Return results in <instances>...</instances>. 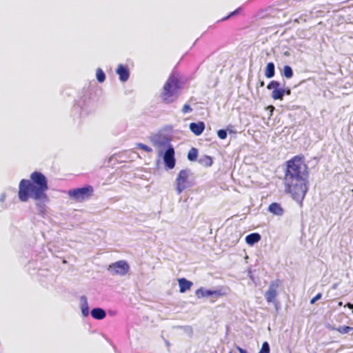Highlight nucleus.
<instances>
[{"label":"nucleus","mask_w":353,"mask_h":353,"mask_svg":"<svg viewBox=\"0 0 353 353\" xmlns=\"http://www.w3.org/2000/svg\"><path fill=\"white\" fill-rule=\"evenodd\" d=\"M281 281L279 280L272 281L270 283V288L265 294V299L268 303H272L275 300L277 295L276 290L279 287Z\"/></svg>","instance_id":"8"},{"label":"nucleus","mask_w":353,"mask_h":353,"mask_svg":"<svg viewBox=\"0 0 353 353\" xmlns=\"http://www.w3.org/2000/svg\"><path fill=\"white\" fill-rule=\"evenodd\" d=\"M94 194V188L88 185L80 188H74L68 190L69 197L76 202H83L90 199Z\"/></svg>","instance_id":"4"},{"label":"nucleus","mask_w":353,"mask_h":353,"mask_svg":"<svg viewBox=\"0 0 353 353\" xmlns=\"http://www.w3.org/2000/svg\"><path fill=\"white\" fill-rule=\"evenodd\" d=\"M268 211L276 216H282L284 213V210L279 203H271L268 208Z\"/></svg>","instance_id":"13"},{"label":"nucleus","mask_w":353,"mask_h":353,"mask_svg":"<svg viewBox=\"0 0 353 353\" xmlns=\"http://www.w3.org/2000/svg\"><path fill=\"white\" fill-rule=\"evenodd\" d=\"M163 161L165 165L169 169H172L175 166L174 150L172 146H170L165 151L163 156Z\"/></svg>","instance_id":"9"},{"label":"nucleus","mask_w":353,"mask_h":353,"mask_svg":"<svg viewBox=\"0 0 353 353\" xmlns=\"http://www.w3.org/2000/svg\"><path fill=\"white\" fill-rule=\"evenodd\" d=\"M226 294V292L223 291L222 289L217 290H203L202 288L198 289L196 291V295L200 298V297H207L212 295H216L218 296H225Z\"/></svg>","instance_id":"10"},{"label":"nucleus","mask_w":353,"mask_h":353,"mask_svg":"<svg viewBox=\"0 0 353 353\" xmlns=\"http://www.w3.org/2000/svg\"><path fill=\"white\" fill-rule=\"evenodd\" d=\"M217 135L221 139H225L227 137V132L225 130H219L217 132Z\"/></svg>","instance_id":"26"},{"label":"nucleus","mask_w":353,"mask_h":353,"mask_svg":"<svg viewBox=\"0 0 353 353\" xmlns=\"http://www.w3.org/2000/svg\"><path fill=\"white\" fill-rule=\"evenodd\" d=\"M81 312L83 316H87L89 314V307L85 299H84V302L81 305Z\"/></svg>","instance_id":"23"},{"label":"nucleus","mask_w":353,"mask_h":353,"mask_svg":"<svg viewBox=\"0 0 353 353\" xmlns=\"http://www.w3.org/2000/svg\"><path fill=\"white\" fill-rule=\"evenodd\" d=\"M259 84H260V87H263L264 86V81H261Z\"/></svg>","instance_id":"33"},{"label":"nucleus","mask_w":353,"mask_h":353,"mask_svg":"<svg viewBox=\"0 0 353 353\" xmlns=\"http://www.w3.org/2000/svg\"><path fill=\"white\" fill-rule=\"evenodd\" d=\"M237 12H238V10H234V12H231V13H230V14H228V16H226V17H223V18L221 19V21H225V20H226V19H229L231 16L234 15L236 13H237Z\"/></svg>","instance_id":"29"},{"label":"nucleus","mask_w":353,"mask_h":353,"mask_svg":"<svg viewBox=\"0 0 353 353\" xmlns=\"http://www.w3.org/2000/svg\"><path fill=\"white\" fill-rule=\"evenodd\" d=\"M236 348L239 350V353H247V352L245 350L242 349L239 346H237Z\"/></svg>","instance_id":"30"},{"label":"nucleus","mask_w":353,"mask_h":353,"mask_svg":"<svg viewBox=\"0 0 353 353\" xmlns=\"http://www.w3.org/2000/svg\"><path fill=\"white\" fill-rule=\"evenodd\" d=\"M268 110H270V111L271 112H272L274 111V107L273 105H269V106L268 107Z\"/></svg>","instance_id":"31"},{"label":"nucleus","mask_w":353,"mask_h":353,"mask_svg":"<svg viewBox=\"0 0 353 353\" xmlns=\"http://www.w3.org/2000/svg\"><path fill=\"white\" fill-rule=\"evenodd\" d=\"M268 90L273 89L272 97L274 100H282L285 92V89L280 88V83L276 81H272L268 85Z\"/></svg>","instance_id":"7"},{"label":"nucleus","mask_w":353,"mask_h":353,"mask_svg":"<svg viewBox=\"0 0 353 353\" xmlns=\"http://www.w3.org/2000/svg\"><path fill=\"white\" fill-rule=\"evenodd\" d=\"M199 163L205 167H210L213 163V161L211 157L205 155L199 159Z\"/></svg>","instance_id":"18"},{"label":"nucleus","mask_w":353,"mask_h":353,"mask_svg":"<svg viewBox=\"0 0 353 353\" xmlns=\"http://www.w3.org/2000/svg\"><path fill=\"white\" fill-rule=\"evenodd\" d=\"M108 270L114 275L124 276L128 273L130 266L125 261L121 260L110 264Z\"/></svg>","instance_id":"6"},{"label":"nucleus","mask_w":353,"mask_h":353,"mask_svg":"<svg viewBox=\"0 0 353 353\" xmlns=\"http://www.w3.org/2000/svg\"><path fill=\"white\" fill-rule=\"evenodd\" d=\"M198 156V150L195 148H192L188 154V159L191 161L196 160Z\"/></svg>","instance_id":"19"},{"label":"nucleus","mask_w":353,"mask_h":353,"mask_svg":"<svg viewBox=\"0 0 353 353\" xmlns=\"http://www.w3.org/2000/svg\"><path fill=\"white\" fill-rule=\"evenodd\" d=\"M116 72L119 76V79L123 82L126 81L129 79V70L122 64L119 65Z\"/></svg>","instance_id":"11"},{"label":"nucleus","mask_w":353,"mask_h":353,"mask_svg":"<svg viewBox=\"0 0 353 353\" xmlns=\"http://www.w3.org/2000/svg\"><path fill=\"white\" fill-rule=\"evenodd\" d=\"M275 74V66L274 63L270 62L267 64L265 70V75L267 78L270 79Z\"/></svg>","instance_id":"17"},{"label":"nucleus","mask_w":353,"mask_h":353,"mask_svg":"<svg viewBox=\"0 0 353 353\" xmlns=\"http://www.w3.org/2000/svg\"><path fill=\"white\" fill-rule=\"evenodd\" d=\"M259 353H270V346L267 341L263 343L262 347Z\"/></svg>","instance_id":"24"},{"label":"nucleus","mask_w":353,"mask_h":353,"mask_svg":"<svg viewBox=\"0 0 353 353\" xmlns=\"http://www.w3.org/2000/svg\"><path fill=\"white\" fill-rule=\"evenodd\" d=\"M261 235L259 233H252L246 236L245 241L249 245H254L261 240Z\"/></svg>","instance_id":"16"},{"label":"nucleus","mask_w":353,"mask_h":353,"mask_svg":"<svg viewBox=\"0 0 353 353\" xmlns=\"http://www.w3.org/2000/svg\"><path fill=\"white\" fill-rule=\"evenodd\" d=\"M48 190V180L40 172L34 171L30 180L22 179L19 185L18 196L21 201L26 202L29 198L35 200L48 199L46 191Z\"/></svg>","instance_id":"2"},{"label":"nucleus","mask_w":353,"mask_h":353,"mask_svg":"<svg viewBox=\"0 0 353 353\" xmlns=\"http://www.w3.org/2000/svg\"><path fill=\"white\" fill-rule=\"evenodd\" d=\"M91 315L95 319L101 320L105 317L106 313L104 310L97 307L92 310Z\"/></svg>","instance_id":"15"},{"label":"nucleus","mask_w":353,"mask_h":353,"mask_svg":"<svg viewBox=\"0 0 353 353\" xmlns=\"http://www.w3.org/2000/svg\"><path fill=\"white\" fill-rule=\"evenodd\" d=\"M229 353H232V351H230Z\"/></svg>","instance_id":"34"},{"label":"nucleus","mask_w":353,"mask_h":353,"mask_svg":"<svg viewBox=\"0 0 353 353\" xmlns=\"http://www.w3.org/2000/svg\"><path fill=\"white\" fill-rule=\"evenodd\" d=\"M284 173L285 192L302 205L309 186V168L302 155H296L287 161Z\"/></svg>","instance_id":"1"},{"label":"nucleus","mask_w":353,"mask_h":353,"mask_svg":"<svg viewBox=\"0 0 353 353\" xmlns=\"http://www.w3.org/2000/svg\"><path fill=\"white\" fill-rule=\"evenodd\" d=\"M137 147L147 152H151L152 151V149L150 147L141 143H137Z\"/></svg>","instance_id":"25"},{"label":"nucleus","mask_w":353,"mask_h":353,"mask_svg":"<svg viewBox=\"0 0 353 353\" xmlns=\"http://www.w3.org/2000/svg\"><path fill=\"white\" fill-rule=\"evenodd\" d=\"M322 297L321 293H318L314 297L310 300V304H314L316 301L319 300Z\"/></svg>","instance_id":"28"},{"label":"nucleus","mask_w":353,"mask_h":353,"mask_svg":"<svg viewBox=\"0 0 353 353\" xmlns=\"http://www.w3.org/2000/svg\"><path fill=\"white\" fill-rule=\"evenodd\" d=\"M333 330H336L340 334H347L349 333L350 331L353 330V327L350 326H340L337 328H333Z\"/></svg>","instance_id":"20"},{"label":"nucleus","mask_w":353,"mask_h":353,"mask_svg":"<svg viewBox=\"0 0 353 353\" xmlns=\"http://www.w3.org/2000/svg\"><path fill=\"white\" fill-rule=\"evenodd\" d=\"M283 75L287 79H290L293 76V71L290 66L289 65H285L283 67Z\"/></svg>","instance_id":"21"},{"label":"nucleus","mask_w":353,"mask_h":353,"mask_svg":"<svg viewBox=\"0 0 353 353\" xmlns=\"http://www.w3.org/2000/svg\"><path fill=\"white\" fill-rule=\"evenodd\" d=\"M192 111V108L188 104H185L182 108V112L183 114H186Z\"/></svg>","instance_id":"27"},{"label":"nucleus","mask_w":353,"mask_h":353,"mask_svg":"<svg viewBox=\"0 0 353 353\" xmlns=\"http://www.w3.org/2000/svg\"><path fill=\"white\" fill-rule=\"evenodd\" d=\"M285 94H286L287 95H290L291 94L290 90V89H286L285 92Z\"/></svg>","instance_id":"32"},{"label":"nucleus","mask_w":353,"mask_h":353,"mask_svg":"<svg viewBox=\"0 0 353 353\" xmlns=\"http://www.w3.org/2000/svg\"><path fill=\"white\" fill-rule=\"evenodd\" d=\"M97 79L99 82L102 83L105 79V74L104 72L101 68H98L96 72Z\"/></svg>","instance_id":"22"},{"label":"nucleus","mask_w":353,"mask_h":353,"mask_svg":"<svg viewBox=\"0 0 353 353\" xmlns=\"http://www.w3.org/2000/svg\"><path fill=\"white\" fill-rule=\"evenodd\" d=\"M178 283L179 285V292L181 293H184L187 290H190L193 283L192 281L187 280L185 278H181L178 279Z\"/></svg>","instance_id":"14"},{"label":"nucleus","mask_w":353,"mask_h":353,"mask_svg":"<svg viewBox=\"0 0 353 353\" xmlns=\"http://www.w3.org/2000/svg\"><path fill=\"white\" fill-rule=\"evenodd\" d=\"M190 129L195 135L199 136L203 132L205 129V124L202 121L191 123L190 124Z\"/></svg>","instance_id":"12"},{"label":"nucleus","mask_w":353,"mask_h":353,"mask_svg":"<svg viewBox=\"0 0 353 353\" xmlns=\"http://www.w3.org/2000/svg\"><path fill=\"white\" fill-rule=\"evenodd\" d=\"M181 88L179 74L176 73L171 74L165 82L161 93L163 101L166 103H172L178 97V92Z\"/></svg>","instance_id":"3"},{"label":"nucleus","mask_w":353,"mask_h":353,"mask_svg":"<svg viewBox=\"0 0 353 353\" xmlns=\"http://www.w3.org/2000/svg\"><path fill=\"white\" fill-rule=\"evenodd\" d=\"M191 172L188 169L179 171L176 179V191L179 194L186 188L192 186L190 180Z\"/></svg>","instance_id":"5"}]
</instances>
